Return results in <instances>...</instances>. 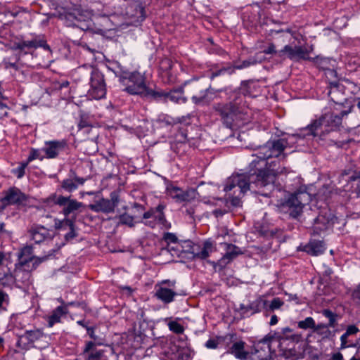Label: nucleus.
<instances>
[{
    "mask_svg": "<svg viewBox=\"0 0 360 360\" xmlns=\"http://www.w3.org/2000/svg\"><path fill=\"white\" fill-rule=\"evenodd\" d=\"M92 127L91 122L89 120V116L87 115H82L80 120L78 123L79 129H82L84 128Z\"/></svg>",
    "mask_w": 360,
    "mask_h": 360,
    "instance_id": "680f3d73",
    "label": "nucleus"
},
{
    "mask_svg": "<svg viewBox=\"0 0 360 360\" xmlns=\"http://www.w3.org/2000/svg\"><path fill=\"white\" fill-rule=\"evenodd\" d=\"M9 304V295L3 290H0V312L7 311Z\"/></svg>",
    "mask_w": 360,
    "mask_h": 360,
    "instance_id": "09e8293b",
    "label": "nucleus"
},
{
    "mask_svg": "<svg viewBox=\"0 0 360 360\" xmlns=\"http://www.w3.org/2000/svg\"><path fill=\"white\" fill-rule=\"evenodd\" d=\"M125 77L126 81L121 82L125 86L124 91L131 95H139L143 98L152 99L155 90L146 85L143 75L137 71L127 72Z\"/></svg>",
    "mask_w": 360,
    "mask_h": 360,
    "instance_id": "7ed1b4c3",
    "label": "nucleus"
},
{
    "mask_svg": "<svg viewBox=\"0 0 360 360\" xmlns=\"http://www.w3.org/2000/svg\"><path fill=\"white\" fill-rule=\"evenodd\" d=\"M166 206L160 203L156 207L151 208L148 212H144L143 219H146L145 225L154 229L156 225H160L162 229H169L171 226L164 213Z\"/></svg>",
    "mask_w": 360,
    "mask_h": 360,
    "instance_id": "6e6552de",
    "label": "nucleus"
},
{
    "mask_svg": "<svg viewBox=\"0 0 360 360\" xmlns=\"http://www.w3.org/2000/svg\"><path fill=\"white\" fill-rule=\"evenodd\" d=\"M353 109L352 105H346L341 110L333 112H325L323 114L326 122V129L323 134H328L332 131L340 130L342 127V120L347 117Z\"/></svg>",
    "mask_w": 360,
    "mask_h": 360,
    "instance_id": "0eeeda50",
    "label": "nucleus"
},
{
    "mask_svg": "<svg viewBox=\"0 0 360 360\" xmlns=\"http://www.w3.org/2000/svg\"><path fill=\"white\" fill-rule=\"evenodd\" d=\"M321 314L328 320L326 323L329 328H335L338 325V315L328 309L321 311Z\"/></svg>",
    "mask_w": 360,
    "mask_h": 360,
    "instance_id": "79ce46f5",
    "label": "nucleus"
},
{
    "mask_svg": "<svg viewBox=\"0 0 360 360\" xmlns=\"http://www.w3.org/2000/svg\"><path fill=\"white\" fill-rule=\"evenodd\" d=\"M345 86L337 81H330L328 86V95L335 104V110H341L346 105H352L345 96Z\"/></svg>",
    "mask_w": 360,
    "mask_h": 360,
    "instance_id": "f8f14e48",
    "label": "nucleus"
},
{
    "mask_svg": "<svg viewBox=\"0 0 360 360\" xmlns=\"http://www.w3.org/2000/svg\"><path fill=\"white\" fill-rule=\"evenodd\" d=\"M241 99V96H236L233 101L229 103H217L214 106V109L226 127H231L237 115L243 112V110L239 106Z\"/></svg>",
    "mask_w": 360,
    "mask_h": 360,
    "instance_id": "423d86ee",
    "label": "nucleus"
},
{
    "mask_svg": "<svg viewBox=\"0 0 360 360\" xmlns=\"http://www.w3.org/2000/svg\"><path fill=\"white\" fill-rule=\"evenodd\" d=\"M175 285V281H162L155 285L154 297L165 304L172 303L174 301L175 297L178 295L173 289Z\"/></svg>",
    "mask_w": 360,
    "mask_h": 360,
    "instance_id": "9d476101",
    "label": "nucleus"
},
{
    "mask_svg": "<svg viewBox=\"0 0 360 360\" xmlns=\"http://www.w3.org/2000/svg\"><path fill=\"white\" fill-rule=\"evenodd\" d=\"M63 223L70 228L69 231L64 236L65 243L63 245H65L66 243L72 241L77 236V233L75 230L74 222L72 220L66 219Z\"/></svg>",
    "mask_w": 360,
    "mask_h": 360,
    "instance_id": "c03bdc74",
    "label": "nucleus"
},
{
    "mask_svg": "<svg viewBox=\"0 0 360 360\" xmlns=\"http://www.w3.org/2000/svg\"><path fill=\"white\" fill-rule=\"evenodd\" d=\"M106 67L109 70L112 71L116 77L119 78L120 83L122 82L126 81L125 75L128 71L124 70V68L120 65L119 62L108 61Z\"/></svg>",
    "mask_w": 360,
    "mask_h": 360,
    "instance_id": "72a5a7b5",
    "label": "nucleus"
},
{
    "mask_svg": "<svg viewBox=\"0 0 360 360\" xmlns=\"http://www.w3.org/2000/svg\"><path fill=\"white\" fill-rule=\"evenodd\" d=\"M108 201L111 204V206L112 207V209L115 210V208L117 207L119 202H120V195L118 192L117 191H112L110 194V199H108Z\"/></svg>",
    "mask_w": 360,
    "mask_h": 360,
    "instance_id": "bf43d9fd",
    "label": "nucleus"
},
{
    "mask_svg": "<svg viewBox=\"0 0 360 360\" xmlns=\"http://www.w3.org/2000/svg\"><path fill=\"white\" fill-rule=\"evenodd\" d=\"M184 92L183 86L173 89L169 91L155 90L152 99L165 103L171 101L174 103H185L187 99L184 96Z\"/></svg>",
    "mask_w": 360,
    "mask_h": 360,
    "instance_id": "ddd939ff",
    "label": "nucleus"
},
{
    "mask_svg": "<svg viewBox=\"0 0 360 360\" xmlns=\"http://www.w3.org/2000/svg\"><path fill=\"white\" fill-rule=\"evenodd\" d=\"M65 200V196L60 195H58L56 193H52L49 197L42 199V203L46 207H51L53 205H64Z\"/></svg>",
    "mask_w": 360,
    "mask_h": 360,
    "instance_id": "4c0bfd02",
    "label": "nucleus"
},
{
    "mask_svg": "<svg viewBox=\"0 0 360 360\" xmlns=\"http://www.w3.org/2000/svg\"><path fill=\"white\" fill-rule=\"evenodd\" d=\"M87 334L93 340L87 341L79 354L84 360H101L104 355L103 349H97L96 346L103 345V342L98 335L95 334V327L87 328Z\"/></svg>",
    "mask_w": 360,
    "mask_h": 360,
    "instance_id": "39448f33",
    "label": "nucleus"
},
{
    "mask_svg": "<svg viewBox=\"0 0 360 360\" xmlns=\"http://www.w3.org/2000/svg\"><path fill=\"white\" fill-rule=\"evenodd\" d=\"M183 191L184 190L176 186H171L167 188V195L177 202H181Z\"/></svg>",
    "mask_w": 360,
    "mask_h": 360,
    "instance_id": "a18cd8bd",
    "label": "nucleus"
},
{
    "mask_svg": "<svg viewBox=\"0 0 360 360\" xmlns=\"http://www.w3.org/2000/svg\"><path fill=\"white\" fill-rule=\"evenodd\" d=\"M39 47L43 48L44 50L50 51V46L46 43V41L43 38H41L40 36H37V49Z\"/></svg>",
    "mask_w": 360,
    "mask_h": 360,
    "instance_id": "69168bd1",
    "label": "nucleus"
},
{
    "mask_svg": "<svg viewBox=\"0 0 360 360\" xmlns=\"http://www.w3.org/2000/svg\"><path fill=\"white\" fill-rule=\"evenodd\" d=\"M196 247L190 240H180L176 245L169 247V252L172 255L181 256L183 253H188L192 256L195 254Z\"/></svg>",
    "mask_w": 360,
    "mask_h": 360,
    "instance_id": "b1692460",
    "label": "nucleus"
},
{
    "mask_svg": "<svg viewBox=\"0 0 360 360\" xmlns=\"http://www.w3.org/2000/svg\"><path fill=\"white\" fill-rule=\"evenodd\" d=\"M313 50V46L310 49L302 46H291L285 45L284 47L278 51V57L281 59L289 58L293 61H300V60H311L309 53Z\"/></svg>",
    "mask_w": 360,
    "mask_h": 360,
    "instance_id": "9b49d317",
    "label": "nucleus"
},
{
    "mask_svg": "<svg viewBox=\"0 0 360 360\" xmlns=\"http://www.w3.org/2000/svg\"><path fill=\"white\" fill-rule=\"evenodd\" d=\"M226 252L224 255L217 262H210L215 269L221 271L243 252L240 248L233 244L225 243Z\"/></svg>",
    "mask_w": 360,
    "mask_h": 360,
    "instance_id": "4468645a",
    "label": "nucleus"
},
{
    "mask_svg": "<svg viewBox=\"0 0 360 360\" xmlns=\"http://www.w3.org/2000/svg\"><path fill=\"white\" fill-rule=\"evenodd\" d=\"M264 59V57L261 53H257L253 56L249 57L247 60H245L240 63L231 65V68H233V74L235 73L236 70H242L255 65L257 63H262Z\"/></svg>",
    "mask_w": 360,
    "mask_h": 360,
    "instance_id": "c756f323",
    "label": "nucleus"
},
{
    "mask_svg": "<svg viewBox=\"0 0 360 360\" xmlns=\"http://www.w3.org/2000/svg\"><path fill=\"white\" fill-rule=\"evenodd\" d=\"M4 196L1 202L4 206L11 205H21L27 200V196L19 188L13 186L4 192Z\"/></svg>",
    "mask_w": 360,
    "mask_h": 360,
    "instance_id": "a211bd4d",
    "label": "nucleus"
},
{
    "mask_svg": "<svg viewBox=\"0 0 360 360\" xmlns=\"http://www.w3.org/2000/svg\"><path fill=\"white\" fill-rule=\"evenodd\" d=\"M312 333L322 336L323 338H328L331 333L329 327L323 323H315V327L313 328Z\"/></svg>",
    "mask_w": 360,
    "mask_h": 360,
    "instance_id": "49530a36",
    "label": "nucleus"
},
{
    "mask_svg": "<svg viewBox=\"0 0 360 360\" xmlns=\"http://www.w3.org/2000/svg\"><path fill=\"white\" fill-rule=\"evenodd\" d=\"M326 250L325 244L322 240H311L304 248V250L308 254L317 256L323 254Z\"/></svg>",
    "mask_w": 360,
    "mask_h": 360,
    "instance_id": "7c9ffc66",
    "label": "nucleus"
},
{
    "mask_svg": "<svg viewBox=\"0 0 360 360\" xmlns=\"http://www.w3.org/2000/svg\"><path fill=\"white\" fill-rule=\"evenodd\" d=\"M14 49L20 51H24L26 49H37V37L32 40H23L14 44Z\"/></svg>",
    "mask_w": 360,
    "mask_h": 360,
    "instance_id": "a19ab883",
    "label": "nucleus"
},
{
    "mask_svg": "<svg viewBox=\"0 0 360 360\" xmlns=\"http://www.w3.org/2000/svg\"><path fill=\"white\" fill-rule=\"evenodd\" d=\"M169 330L176 334H182L184 332V327L176 321H171L167 323Z\"/></svg>",
    "mask_w": 360,
    "mask_h": 360,
    "instance_id": "603ef678",
    "label": "nucleus"
},
{
    "mask_svg": "<svg viewBox=\"0 0 360 360\" xmlns=\"http://www.w3.org/2000/svg\"><path fill=\"white\" fill-rule=\"evenodd\" d=\"M222 89H215L209 85L207 88L200 91L198 95L191 97L192 102L197 105L204 106L209 105L216 97V94L221 92Z\"/></svg>",
    "mask_w": 360,
    "mask_h": 360,
    "instance_id": "aec40b11",
    "label": "nucleus"
},
{
    "mask_svg": "<svg viewBox=\"0 0 360 360\" xmlns=\"http://www.w3.org/2000/svg\"><path fill=\"white\" fill-rule=\"evenodd\" d=\"M44 337V333L43 330L40 328H34L26 330L22 335H19L18 342L30 345L41 340Z\"/></svg>",
    "mask_w": 360,
    "mask_h": 360,
    "instance_id": "393cba45",
    "label": "nucleus"
},
{
    "mask_svg": "<svg viewBox=\"0 0 360 360\" xmlns=\"http://www.w3.org/2000/svg\"><path fill=\"white\" fill-rule=\"evenodd\" d=\"M65 307L58 306L51 313L48 318V326L52 327L55 323L60 322V319L63 315L68 314Z\"/></svg>",
    "mask_w": 360,
    "mask_h": 360,
    "instance_id": "c9c22d12",
    "label": "nucleus"
},
{
    "mask_svg": "<svg viewBox=\"0 0 360 360\" xmlns=\"http://www.w3.org/2000/svg\"><path fill=\"white\" fill-rule=\"evenodd\" d=\"M176 141L179 143H186L188 141L187 133L186 129L179 128L178 132L175 136Z\"/></svg>",
    "mask_w": 360,
    "mask_h": 360,
    "instance_id": "6e6d98bb",
    "label": "nucleus"
},
{
    "mask_svg": "<svg viewBox=\"0 0 360 360\" xmlns=\"http://www.w3.org/2000/svg\"><path fill=\"white\" fill-rule=\"evenodd\" d=\"M297 327L302 330H311L315 327V320L311 317H306L304 320H301L297 322Z\"/></svg>",
    "mask_w": 360,
    "mask_h": 360,
    "instance_id": "de8ad7c7",
    "label": "nucleus"
},
{
    "mask_svg": "<svg viewBox=\"0 0 360 360\" xmlns=\"http://www.w3.org/2000/svg\"><path fill=\"white\" fill-rule=\"evenodd\" d=\"M268 301L262 297L259 296L248 305L240 304L238 311L243 316H250L253 314L260 312L262 309L267 306Z\"/></svg>",
    "mask_w": 360,
    "mask_h": 360,
    "instance_id": "f3484780",
    "label": "nucleus"
},
{
    "mask_svg": "<svg viewBox=\"0 0 360 360\" xmlns=\"http://www.w3.org/2000/svg\"><path fill=\"white\" fill-rule=\"evenodd\" d=\"M205 346L208 349H216L218 347V342L214 339H209Z\"/></svg>",
    "mask_w": 360,
    "mask_h": 360,
    "instance_id": "774afa93",
    "label": "nucleus"
},
{
    "mask_svg": "<svg viewBox=\"0 0 360 360\" xmlns=\"http://www.w3.org/2000/svg\"><path fill=\"white\" fill-rule=\"evenodd\" d=\"M28 165V163L27 162H22L19 167L14 169L13 171V173L18 178H22L25 173V168Z\"/></svg>",
    "mask_w": 360,
    "mask_h": 360,
    "instance_id": "13d9d810",
    "label": "nucleus"
},
{
    "mask_svg": "<svg viewBox=\"0 0 360 360\" xmlns=\"http://www.w3.org/2000/svg\"><path fill=\"white\" fill-rule=\"evenodd\" d=\"M233 68H231V65L222 67L219 70H210L209 73V78L210 80H213L215 77L224 75H233Z\"/></svg>",
    "mask_w": 360,
    "mask_h": 360,
    "instance_id": "37998d69",
    "label": "nucleus"
},
{
    "mask_svg": "<svg viewBox=\"0 0 360 360\" xmlns=\"http://www.w3.org/2000/svg\"><path fill=\"white\" fill-rule=\"evenodd\" d=\"M326 129V122L324 120V117L323 114L320 115L319 117L313 120L310 124H309L305 128L302 129L300 133L292 134L290 136L288 139H283L286 141V143H288V139H295L300 138L304 139L307 136H311L313 137H322L326 136L327 134H323L324 129ZM288 145V144H286ZM287 146H285L284 148H286ZM285 150V149H283ZM284 150H283V152Z\"/></svg>",
    "mask_w": 360,
    "mask_h": 360,
    "instance_id": "1a4fd4ad",
    "label": "nucleus"
},
{
    "mask_svg": "<svg viewBox=\"0 0 360 360\" xmlns=\"http://www.w3.org/2000/svg\"><path fill=\"white\" fill-rule=\"evenodd\" d=\"M214 251V248L211 241L207 240L203 243L202 248L200 251H195L193 256H191L193 259H205L210 255Z\"/></svg>",
    "mask_w": 360,
    "mask_h": 360,
    "instance_id": "e433bc0d",
    "label": "nucleus"
},
{
    "mask_svg": "<svg viewBox=\"0 0 360 360\" xmlns=\"http://www.w3.org/2000/svg\"><path fill=\"white\" fill-rule=\"evenodd\" d=\"M263 53L265 54H274L278 57V51L276 49L275 45L273 43H271L263 50Z\"/></svg>",
    "mask_w": 360,
    "mask_h": 360,
    "instance_id": "338daca9",
    "label": "nucleus"
},
{
    "mask_svg": "<svg viewBox=\"0 0 360 360\" xmlns=\"http://www.w3.org/2000/svg\"><path fill=\"white\" fill-rule=\"evenodd\" d=\"M15 285L20 289H25L32 283L31 273L30 270L18 268L15 269L13 275Z\"/></svg>",
    "mask_w": 360,
    "mask_h": 360,
    "instance_id": "5701e85b",
    "label": "nucleus"
},
{
    "mask_svg": "<svg viewBox=\"0 0 360 360\" xmlns=\"http://www.w3.org/2000/svg\"><path fill=\"white\" fill-rule=\"evenodd\" d=\"M120 222L122 224L128 225L130 227L134 226V217L127 213L120 216Z\"/></svg>",
    "mask_w": 360,
    "mask_h": 360,
    "instance_id": "5fc2aeb1",
    "label": "nucleus"
},
{
    "mask_svg": "<svg viewBox=\"0 0 360 360\" xmlns=\"http://www.w3.org/2000/svg\"><path fill=\"white\" fill-rule=\"evenodd\" d=\"M340 81L345 82L348 86H349V85L354 86L355 89H351L352 94H356L360 90V84H356L354 82L351 81L348 78L340 77V78H338V82H340Z\"/></svg>",
    "mask_w": 360,
    "mask_h": 360,
    "instance_id": "052dcab7",
    "label": "nucleus"
},
{
    "mask_svg": "<svg viewBox=\"0 0 360 360\" xmlns=\"http://www.w3.org/2000/svg\"><path fill=\"white\" fill-rule=\"evenodd\" d=\"M164 240L167 243V248L169 250V247L177 245L180 240H178L176 236L173 233H165L163 236Z\"/></svg>",
    "mask_w": 360,
    "mask_h": 360,
    "instance_id": "3c124183",
    "label": "nucleus"
},
{
    "mask_svg": "<svg viewBox=\"0 0 360 360\" xmlns=\"http://www.w3.org/2000/svg\"><path fill=\"white\" fill-rule=\"evenodd\" d=\"M56 250L51 249L49 251L48 255L41 257H30L29 259L21 257L20 264L22 266L30 267V264H32L31 269H36L41 263L46 261L47 259L54 257Z\"/></svg>",
    "mask_w": 360,
    "mask_h": 360,
    "instance_id": "bb28decb",
    "label": "nucleus"
},
{
    "mask_svg": "<svg viewBox=\"0 0 360 360\" xmlns=\"http://www.w3.org/2000/svg\"><path fill=\"white\" fill-rule=\"evenodd\" d=\"M13 285H15V279L13 274H7L4 277L0 278V285L2 287L12 289Z\"/></svg>",
    "mask_w": 360,
    "mask_h": 360,
    "instance_id": "8fccbe9b",
    "label": "nucleus"
},
{
    "mask_svg": "<svg viewBox=\"0 0 360 360\" xmlns=\"http://www.w3.org/2000/svg\"><path fill=\"white\" fill-rule=\"evenodd\" d=\"M286 144L284 139L269 140L252 154L248 172L233 174L226 180L224 191H233L230 198L232 207L241 206L240 198L248 191L257 188L271 191L274 188L276 176L285 173L286 168L278 160H269L283 153Z\"/></svg>",
    "mask_w": 360,
    "mask_h": 360,
    "instance_id": "f257e3e1",
    "label": "nucleus"
},
{
    "mask_svg": "<svg viewBox=\"0 0 360 360\" xmlns=\"http://www.w3.org/2000/svg\"><path fill=\"white\" fill-rule=\"evenodd\" d=\"M87 179L88 178L77 176L75 172L71 170L69 177L60 182V188L66 192L72 193L76 191L79 186L84 185Z\"/></svg>",
    "mask_w": 360,
    "mask_h": 360,
    "instance_id": "412c9836",
    "label": "nucleus"
},
{
    "mask_svg": "<svg viewBox=\"0 0 360 360\" xmlns=\"http://www.w3.org/2000/svg\"><path fill=\"white\" fill-rule=\"evenodd\" d=\"M197 192L195 189H188L183 191L181 202H190L196 198Z\"/></svg>",
    "mask_w": 360,
    "mask_h": 360,
    "instance_id": "864d4df0",
    "label": "nucleus"
},
{
    "mask_svg": "<svg viewBox=\"0 0 360 360\" xmlns=\"http://www.w3.org/2000/svg\"><path fill=\"white\" fill-rule=\"evenodd\" d=\"M309 60L313 61L319 68L322 69L325 72L334 68L336 63L335 60L331 58L320 56L311 58Z\"/></svg>",
    "mask_w": 360,
    "mask_h": 360,
    "instance_id": "f704fd0d",
    "label": "nucleus"
},
{
    "mask_svg": "<svg viewBox=\"0 0 360 360\" xmlns=\"http://www.w3.org/2000/svg\"><path fill=\"white\" fill-rule=\"evenodd\" d=\"M360 330L355 325H349L345 332L340 337V349H345L354 346V338L356 337Z\"/></svg>",
    "mask_w": 360,
    "mask_h": 360,
    "instance_id": "a878e982",
    "label": "nucleus"
},
{
    "mask_svg": "<svg viewBox=\"0 0 360 360\" xmlns=\"http://www.w3.org/2000/svg\"><path fill=\"white\" fill-rule=\"evenodd\" d=\"M36 159L42 160L44 157L41 156L40 150L39 149L32 148L26 162L29 164Z\"/></svg>",
    "mask_w": 360,
    "mask_h": 360,
    "instance_id": "4d7b16f0",
    "label": "nucleus"
},
{
    "mask_svg": "<svg viewBox=\"0 0 360 360\" xmlns=\"http://www.w3.org/2000/svg\"><path fill=\"white\" fill-rule=\"evenodd\" d=\"M245 342L243 340L237 341L230 347L228 353L233 355L236 359L240 360H246L248 357L249 352L245 350Z\"/></svg>",
    "mask_w": 360,
    "mask_h": 360,
    "instance_id": "cd10ccee",
    "label": "nucleus"
},
{
    "mask_svg": "<svg viewBox=\"0 0 360 360\" xmlns=\"http://www.w3.org/2000/svg\"><path fill=\"white\" fill-rule=\"evenodd\" d=\"M325 75L326 77V79L328 80V83L330 81H338V78L340 77V76H338L336 70H335L333 68L326 71Z\"/></svg>",
    "mask_w": 360,
    "mask_h": 360,
    "instance_id": "e2e57ef3",
    "label": "nucleus"
},
{
    "mask_svg": "<svg viewBox=\"0 0 360 360\" xmlns=\"http://www.w3.org/2000/svg\"><path fill=\"white\" fill-rule=\"evenodd\" d=\"M179 122V119H175L167 114L163 113L158 115V117L153 121V123L155 126L160 128L172 127Z\"/></svg>",
    "mask_w": 360,
    "mask_h": 360,
    "instance_id": "2f4dec72",
    "label": "nucleus"
},
{
    "mask_svg": "<svg viewBox=\"0 0 360 360\" xmlns=\"http://www.w3.org/2000/svg\"><path fill=\"white\" fill-rule=\"evenodd\" d=\"M283 304L284 302L279 297H275L271 301L269 308L270 310L274 311L280 309Z\"/></svg>",
    "mask_w": 360,
    "mask_h": 360,
    "instance_id": "0e129e2a",
    "label": "nucleus"
},
{
    "mask_svg": "<svg viewBox=\"0 0 360 360\" xmlns=\"http://www.w3.org/2000/svg\"><path fill=\"white\" fill-rule=\"evenodd\" d=\"M314 221V234H319L321 231L328 229L330 220L323 215H319Z\"/></svg>",
    "mask_w": 360,
    "mask_h": 360,
    "instance_id": "58836bf2",
    "label": "nucleus"
},
{
    "mask_svg": "<svg viewBox=\"0 0 360 360\" xmlns=\"http://www.w3.org/2000/svg\"><path fill=\"white\" fill-rule=\"evenodd\" d=\"M68 148L66 140H53L45 141L42 151L48 159L56 158L62 152Z\"/></svg>",
    "mask_w": 360,
    "mask_h": 360,
    "instance_id": "dca6fc26",
    "label": "nucleus"
},
{
    "mask_svg": "<svg viewBox=\"0 0 360 360\" xmlns=\"http://www.w3.org/2000/svg\"><path fill=\"white\" fill-rule=\"evenodd\" d=\"M66 200L64 202V205L63 207V214L67 217L70 214L73 213L77 210H79L82 207H83V203L77 201L75 199H72L70 197H66Z\"/></svg>",
    "mask_w": 360,
    "mask_h": 360,
    "instance_id": "473e14b6",
    "label": "nucleus"
},
{
    "mask_svg": "<svg viewBox=\"0 0 360 360\" xmlns=\"http://www.w3.org/2000/svg\"><path fill=\"white\" fill-rule=\"evenodd\" d=\"M67 20L71 21V23L68 24L69 26L77 27L83 30L84 29L82 27V22H85L86 19V17L82 13L79 12L77 14L69 13L67 15Z\"/></svg>",
    "mask_w": 360,
    "mask_h": 360,
    "instance_id": "ea45409f",
    "label": "nucleus"
},
{
    "mask_svg": "<svg viewBox=\"0 0 360 360\" xmlns=\"http://www.w3.org/2000/svg\"><path fill=\"white\" fill-rule=\"evenodd\" d=\"M89 207L91 211L95 212H103L105 214L114 212V210L108 201V199L103 198L96 200L93 204H90Z\"/></svg>",
    "mask_w": 360,
    "mask_h": 360,
    "instance_id": "c85d7f7f",
    "label": "nucleus"
},
{
    "mask_svg": "<svg viewBox=\"0 0 360 360\" xmlns=\"http://www.w3.org/2000/svg\"><path fill=\"white\" fill-rule=\"evenodd\" d=\"M272 341L271 333H269L263 338L254 342L253 349L252 350L251 354H259L257 357L259 360H269L271 358L270 349Z\"/></svg>",
    "mask_w": 360,
    "mask_h": 360,
    "instance_id": "2eb2a0df",
    "label": "nucleus"
},
{
    "mask_svg": "<svg viewBox=\"0 0 360 360\" xmlns=\"http://www.w3.org/2000/svg\"><path fill=\"white\" fill-rule=\"evenodd\" d=\"M310 200V195L304 191L291 194L282 204L283 209L292 218H297L302 212L303 207Z\"/></svg>",
    "mask_w": 360,
    "mask_h": 360,
    "instance_id": "20e7f679",
    "label": "nucleus"
},
{
    "mask_svg": "<svg viewBox=\"0 0 360 360\" xmlns=\"http://www.w3.org/2000/svg\"><path fill=\"white\" fill-rule=\"evenodd\" d=\"M79 72L82 75L90 76L88 96L95 100L104 98L106 94V84L103 74L98 69L89 65L79 67Z\"/></svg>",
    "mask_w": 360,
    "mask_h": 360,
    "instance_id": "f03ea898",
    "label": "nucleus"
},
{
    "mask_svg": "<svg viewBox=\"0 0 360 360\" xmlns=\"http://www.w3.org/2000/svg\"><path fill=\"white\" fill-rule=\"evenodd\" d=\"M273 340L278 341L282 345L285 340H290L293 343H298L302 339L301 334L295 333L293 330L289 327L282 328L280 330L271 333Z\"/></svg>",
    "mask_w": 360,
    "mask_h": 360,
    "instance_id": "6ab92c4d",
    "label": "nucleus"
},
{
    "mask_svg": "<svg viewBox=\"0 0 360 360\" xmlns=\"http://www.w3.org/2000/svg\"><path fill=\"white\" fill-rule=\"evenodd\" d=\"M31 240L36 244L51 241L53 236L50 231L43 226H33L29 230Z\"/></svg>",
    "mask_w": 360,
    "mask_h": 360,
    "instance_id": "4be33fe9",
    "label": "nucleus"
}]
</instances>
